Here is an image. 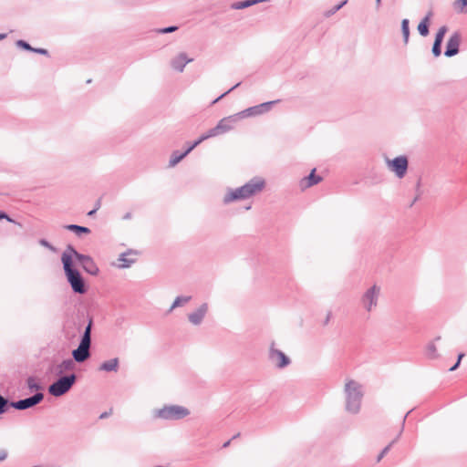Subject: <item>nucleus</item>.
Returning <instances> with one entry per match:
<instances>
[{
  "label": "nucleus",
  "mask_w": 467,
  "mask_h": 467,
  "mask_svg": "<svg viewBox=\"0 0 467 467\" xmlns=\"http://www.w3.org/2000/svg\"><path fill=\"white\" fill-rule=\"evenodd\" d=\"M265 185V182L263 178L254 177L241 187L227 189L226 193L223 196V202L224 204H229L235 201L248 199L260 192L264 189Z\"/></svg>",
  "instance_id": "obj_1"
},
{
  "label": "nucleus",
  "mask_w": 467,
  "mask_h": 467,
  "mask_svg": "<svg viewBox=\"0 0 467 467\" xmlns=\"http://www.w3.org/2000/svg\"><path fill=\"white\" fill-rule=\"evenodd\" d=\"M344 394L346 410L351 414L358 413L364 396L363 386L355 379H348L344 386Z\"/></svg>",
  "instance_id": "obj_2"
},
{
  "label": "nucleus",
  "mask_w": 467,
  "mask_h": 467,
  "mask_svg": "<svg viewBox=\"0 0 467 467\" xmlns=\"http://www.w3.org/2000/svg\"><path fill=\"white\" fill-rule=\"evenodd\" d=\"M61 262L65 275L72 290L76 294L83 295L88 288L80 272L74 266V262L69 254H62Z\"/></svg>",
  "instance_id": "obj_3"
},
{
  "label": "nucleus",
  "mask_w": 467,
  "mask_h": 467,
  "mask_svg": "<svg viewBox=\"0 0 467 467\" xmlns=\"http://www.w3.org/2000/svg\"><path fill=\"white\" fill-rule=\"evenodd\" d=\"M93 319L88 318V323L85 327L84 333L81 337L78 347L72 351V357L74 361L82 363L90 357V346H91V329H92Z\"/></svg>",
  "instance_id": "obj_4"
},
{
  "label": "nucleus",
  "mask_w": 467,
  "mask_h": 467,
  "mask_svg": "<svg viewBox=\"0 0 467 467\" xmlns=\"http://www.w3.org/2000/svg\"><path fill=\"white\" fill-rule=\"evenodd\" d=\"M189 414L190 410L180 405H167L153 411L155 418L166 420H178L187 417Z\"/></svg>",
  "instance_id": "obj_5"
},
{
  "label": "nucleus",
  "mask_w": 467,
  "mask_h": 467,
  "mask_svg": "<svg viewBox=\"0 0 467 467\" xmlns=\"http://www.w3.org/2000/svg\"><path fill=\"white\" fill-rule=\"evenodd\" d=\"M76 381L77 375L75 373L60 376L48 386V393L54 397H61L72 389Z\"/></svg>",
  "instance_id": "obj_6"
},
{
  "label": "nucleus",
  "mask_w": 467,
  "mask_h": 467,
  "mask_svg": "<svg viewBox=\"0 0 467 467\" xmlns=\"http://www.w3.org/2000/svg\"><path fill=\"white\" fill-rule=\"evenodd\" d=\"M63 254H67L70 255L72 260L75 258L78 263H80L82 268L91 275H98L99 273V269L92 257L89 255H86L78 253L72 245H67Z\"/></svg>",
  "instance_id": "obj_7"
},
{
  "label": "nucleus",
  "mask_w": 467,
  "mask_h": 467,
  "mask_svg": "<svg viewBox=\"0 0 467 467\" xmlns=\"http://www.w3.org/2000/svg\"><path fill=\"white\" fill-rule=\"evenodd\" d=\"M379 294L380 287L377 285H373L363 293L360 304L367 312H371L377 307Z\"/></svg>",
  "instance_id": "obj_8"
},
{
  "label": "nucleus",
  "mask_w": 467,
  "mask_h": 467,
  "mask_svg": "<svg viewBox=\"0 0 467 467\" xmlns=\"http://www.w3.org/2000/svg\"><path fill=\"white\" fill-rule=\"evenodd\" d=\"M385 162L388 169L392 171L397 178H404L409 166L408 158L406 156L400 155L392 160L386 158Z\"/></svg>",
  "instance_id": "obj_9"
},
{
  "label": "nucleus",
  "mask_w": 467,
  "mask_h": 467,
  "mask_svg": "<svg viewBox=\"0 0 467 467\" xmlns=\"http://www.w3.org/2000/svg\"><path fill=\"white\" fill-rule=\"evenodd\" d=\"M277 102H278V100L264 102L259 105L247 108V109L236 113V116L238 117L239 120L242 119H245V118L260 116V115H263V114L270 111L273 105Z\"/></svg>",
  "instance_id": "obj_10"
},
{
  "label": "nucleus",
  "mask_w": 467,
  "mask_h": 467,
  "mask_svg": "<svg viewBox=\"0 0 467 467\" xmlns=\"http://www.w3.org/2000/svg\"><path fill=\"white\" fill-rule=\"evenodd\" d=\"M268 358L277 368L282 369L290 365L291 359L281 350L275 348V343L272 342L269 348Z\"/></svg>",
  "instance_id": "obj_11"
},
{
  "label": "nucleus",
  "mask_w": 467,
  "mask_h": 467,
  "mask_svg": "<svg viewBox=\"0 0 467 467\" xmlns=\"http://www.w3.org/2000/svg\"><path fill=\"white\" fill-rule=\"evenodd\" d=\"M44 399V394L42 392H36L33 396L19 400L16 401H9L10 407L18 410H25L29 408H32L37 404H39Z\"/></svg>",
  "instance_id": "obj_12"
},
{
  "label": "nucleus",
  "mask_w": 467,
  "mask_h": 467,
  "mask_svg": "<svg viewBox=\"0 0 467 467\" xmlns=\"http://www.w3.org/2000/svg\"><path fill=\"white\" fill-rule=\"evenodd\" d=\"M462 42V34L460 31H454L449 37L446 43L444 56L451 57L456 56L460 51V45Z\"/></svg>",
  "instance_id": "obj_13"
},
{
  "label": "nucleus",
  "mask_w": 467,
  "mask_h": 467,
  "mask_svg": "<svg viewBox=\"0 0 467 467\" xmlns=\"http://www.w3.org/2000/svg\"><path fill=\"white\" fill-rule=\"evenodd\" d=\"M75 369V362L71 358L63 360L57 365L50 368V372L56 376H61L65 372L73 371Z\"/></svg>",
  "instance_id": "obj_14"
},
{
  "label": "nucleus",
  "mask_w": 467,
  "mask_h": 467,
  "mask_svg": "<svg viewBox=\"0 0 467 467\" xmlns=\"http://www.w3.org/2000/svg\"><path fill=\"white\" fill-rule=\"evenodd\" d=\"M208 312V304H202L195 311L188 315L190 323L194 326L200 325Z\"/></svg>",
  "instance_id": "obj_15"
},
{
  "label": "nucleus",
  "mask_w": 467,
  "mask_h": 467,
  "mask_svg": "<svg viewBox=\"0 0 467 467\" xmlns=\"http://www.w3.org/2000/svg\"><path fill=\"white\" fill-rule=\"evenodd\" d=\"M236 114L222 119L216 125L219 134H223L234 129V124L238 121Z\"/></svg>",
  "instance_id": "obj_16"
},
{
  "label": "nucleus",
  "mask_w": 467,
  "mask_h": 467,
  "mask_svg": "<svg viewBox=\"0 0 467 467\" xmlns=\"http://www.w3.org/2000/svg\"><path fill=\"white\" fill-rule=\"evenodd\" d=\"M192 60L187 57L186 53L182 52L171 60V66L174 70L182 72L185 66Z\"/></svg>",
  "instance_id": "obj_17"
},
{
  "label": "nucleus",
  "mask_w": 467,
  "mask_h": 467,
  "mask_svg": "<svg viewBox=\"0 0 467 467\" xmlns=\"http://www.w3.org/2000/svg\"><path fill=\"white\" fill-rule=\"evenodd\" d=\"M316 169H313L310 174L300 181L301 189H306L317 184L322 181L321 176L316 175Z\"/></svg>",
  "instance_id": "obj_18"
},
{
  "label": "nucleus",
  "mask_w": 467,
  "mask_h": 467,
  "mask_svg": "<svg viewBox=\"0 0 467 467\" xmlns=\"http://www.w3.org/2000/svg\"><path fill=\"white\" fill-rule=\"evenodd\" d=\"M431 16H432V12L431 11L428 12V14L421 19V21L418 25L417 29L419 31V34L421 36H427L429 35V33H430L429 26L431 24Z\"/></svg>",
  "instance_id": "obj_19"
},
{
  "label": "nucleus",
  "mask_w": 467,
  "mask_h": 467,
  "mask_svg": "<svg viewBox=\"0 0 467 467\" xmlns=\"http://www.w3.org/2000/svg\"><path fill=\"white\" fill-rule=\"evenodd\" d=\"M119 358H114L100 364L99 370L107 372H117L119 369Z\"/></svg>",
  "instance_id": "obj_20"
},
{
  "label": "nucleus",
  "mask_w": 467,
  "mask_h": 467,
  "mask_svg": "<svg viewBox=\"0 0 467 467\" xmlns=\"http://www.w3.org/2000/svg\"><path fill=\"white\" fill-rule=\"evenodd\" d=\"M131 255L132 254L130 252L121 254L118 259L119 262L118 266L119 268L130 267L135 262V258L131 257Z\"/></svg>",
  "instance_id": "obj_21"
},
{
  "label": "nucleus",
  "mask_w": 467,
  "mask_h": 467,
  "mask_svg": "<svg viewBox=\"0 0 467 467\" xmlns=\"http://www.w3.org/2000/svg\"><path fill=\"white\" fill-rule=\"evenodd\" d=\"M187 155H188V153H186V150L183 152H180L178 150L173 151L171 153L170 161H169V166L174 167Z\"/></svg>",
  "instance_id": "obj_22"
},
{
  "label": "nucleus",
  "mask_w": 467,
  "mask_h": 467,
  "mask_svg": "<svg viewBox=\"0 0 467 467\" xmlns=\"http://www.w3.org/2000/svg\"><path fill=\"white\" fill-rule=\"evenodd\" d=\"M65 228L68 231L74 232L77 235L80 236L82 234H89L90 229L85 226H80L77 224H67L65 225Z\"/></svg>",
  "instance_id": "obj_23"
},
{
  "label": "nucleus",
  "mask_w": 467,
  "mask_h": 467,
  "mask_svg": "<svg viewBox=\"0 0 467 467\" xmlns=\"http://www.w3.org/2000/svg\"><path fill=\"white\" fill-rule=\"evenodd\" d=\"M192 299V296H177L172 303L171 306L169 309V313H171L173 309H175L178 306H181L186 303H188Z\"/></svg>",
  "instance_id": "obj_24"
},
{
  "label": "nucleus",
  "mask_w": 467,
  "mask_h": 467,
  "mask_svg": "<svg viewBox=\"0 0 467 467\" xmlns=\"http://www.w3.org/2000/svg\"><path fill=\"white\" fill-rule=\"evenodd\" d=\"M256 4V1L254 0H245L234 3L231 7L235 10L247 8Z\"/></svg>",
  "instance_id": "obj_25"
},
{
  "label": "nucleus",
  "mask_w": 467,
  "mask_h": 467,
  "mask_svg": "<svg viewBox=\"0 0 467 467\" xmlns=\"http://www.w3.org/2000/svg\"><path fill=\"white\" fill-rule=\"evenodd\" d=\"M402 432V430L400 431V433L398 434V436L389 444L387 445L382 451L379 454V456L377 457V462H379L383 457L389 451V450L391 449V447L393 446V444H395L397 442V441L399 440L400 434Z\"/></svg>",
  "instance_id": "obj_26"
},
{
  "label": "nucleus",
  "mask_w": 467,
  "mask_h": 467,
  "mask_svg": "<svg viewBox=\"0 0 467 467\" xmlns=\"http://www.w3.org/2000/svg\"><path fill=\"white\" fill-rule=\"evenodd\" d=\"M467 6V0H455L452 4L453 9L458 14H463L465 13V8Z\"/></svg>",
  "instance_id": "obj_27"
},
{
  "label": "nucleus",
  "mask_w": 467,
  "mask_h": 467,
  "mask_svg": "<svg viewBox=\"0 0 467 467\" xmlns=\"http://www.w3.org/2000/svg\"><path fill=\"white\" fill-rule=\"evenodd\" d=\"M426 356L429 358L435 359L439 357V354L437 352L436 346L433 342H431L427 345L426 348Z\"/></svg>",
  "instance_id": "obj_28"
},
{
  "label": "nucleus",
  "mask_w": 467,
  "mask_h": 467,
  "mask_svg": "<svg viewBox=\"0 0 467 467\" xmlns=\"http://www.w3.org/2000/svg\"><path fill=\"white\" fill-rule=\"evenodd\" d=\"M409 23H410L409 20L406 18L401 21V32H402L403 40H404L405 44H407L409 42V37H410Z\"/></svg>",
  "instance_id": "obj_29"
},
{
  "label": "nucleus",
  "mask_w": 467,
  "mask_h": 467,
  "mask_svg": "<svg viewBox=\"0 0 467 467\" xmlns=\"http://www.w3.org/2000/svg\"><path fill=\"white\" fill-rule=\"evenodd\" d=\"M26 385L30 390H39L42 388L34 377H29L26 379Z\"/></svg>",
  "instance_id": "obj_30"
},
{
  "label": "nucleus",
  "mask_w": 467,
  "mask_h": 467,
  "mask_svg": "<svg viewBox=\"0 0 467 467\" xmlns=\"http://www.w3.org/2000/svg\"><path fill=\"white\" fill-rule=\"evenodd\" d=\"M441 44L439 40H434L431 52L435 57H439L441 55Z\"/></svg>",
  "instance_id": "obj_31"
},
{
  "label": "nucleus",
  "mask_w": 467,
  "mask_h": 467,
  "mask_svg": "<svg viewBox=\"0 0 467 467\" xmlns=\"http://www.w3.org/2000/svg\"><path fill=\"white\" fill-rule=\"evenodd\" d=\"M9 407V400L0 394V415L5 413Z\"/></svg>",
  "instance_id": "obj_32"
},
{
  "label": "nucleus",
  "mask_w": 467,
  "mask_h": 467,
  "mask_svg": "<svg viewBox=\"0 0 467 467\" xmlns=\"http://www.w3.org/2000/svg\"><path fill=\"white\" fill-rule=\"evenodd\" d=\"M348 3V0H344L342 1L341 3H339L338 5H335L333 8H331L330 10L327 11L325 16L327 17H329L331 16H333L334 14H336L338 10H340L346 4Z\"/></svg>",
  "instance_id": "obj_33"
},
{
  "label": "nucleus",
  "mask_w": 467,
  "mask_h": 467,
  "mask_svg": "<svg viewBox=\"0 0 467 467\" xmlns=\"http://www.w3.org/2000/svg\"><path fill=\"white\" fill-rule=\"evenodd\" d=\"M448 32V26H441L436 35H435V39L434 40H439L440 42H442L443 41V38H444V36L446 35V33Z\"/></svg>",
  "instance_id": "obj_34"
},
{
  "label": "nucleus",
  "mask_w": 467,
  "mask_h": 467,
  "mask_svg": "<svg viewBox=\"0 0 467 467\" xmlns=\"http://www.w3.org/2000/svg\"><path fill=\"white\" fill-rule=\"evenodd\" d=\"M16 46L18 47H21L25 50H28V51H32L33 47L26 41L24 40H17L16 41Z\"/></svg>",
  "instance_id": "obj_35"
},
{
  "label": "nucleus",
  "mask_w": 467,
  "mask_h": 467,
  "mask_svg": "<svg viewBox=\"0 0 467 467\" xmlns=\"http://www.w3.org/2000/svg\"><path fill=\"white\" fill-rule=\"evenodd\" d=\"M178 29L177 26H168V27H164V28H161L158 30L159 33L161 34H167V33H171V32H174Z\"/></svg>",
  "instance_id": "obj_36"
},
{
  "label": "nucleus",
  "mask_w": 467,
  "mask_h": 467,
  "mask_svg": "<svg viewBox=\"0 0 467 467\" xmlns=\"http://www.w3.org/2000/svg\"><path fill=\"white\" fill-rule=\"evenodd\" d=\"M240 86V82L237 83L236 85H234L233 88H231L229 90H227L226 92H224L223 94H222L221 96H219L216 99H214L213 101V104L218 102L221 99H223L224 96H226L227 94H229L232 90H234V88H236L237 87Z\"/></svg>",
  "instance_id": "obj_37"
},
{
  "label": "nucleus",
  "mask_w": 467,
  "mask_h": 467,
  "mask_svg": "<svg viewBox=\"0 0 467 467\" xmlns=\"http://www.w3.org/2000/svg\"><path fill=\"white\" fill-rule=\"evenodd\" d=\"M205 134H207V136H208L209 138H212V137H215V136L220 135V134H219V132H218V130H217L216 126H215V127H213V128H212V129H210L207 132H205Z\"/></svg>",
  "instance_id": "obj_38"
},
{
  "label": "nucleus",
  "mask_w": 467,
  "mask_h": 467,
  "mask_svg": "<svg viewBox=\"0 0 467 467\" xmlns=\"http://www.w3.org/2000/svg\"><path fill=\"white\" fill-rule=\"evenodd\" d=\"M39 244L44 246V247H47L48 248L49 250L51 251H55V248L45 239H41L39 240Z\"/></svg>",
  "instance_id": "obj_39"
},
{
  "label": "nucleus",
  "mask_w": 467,
  "mask_h": 467,
  "mask_svg": "<svg viewBox=\"0 0 467 467\" xmlns=\"http://www.w3.org/2000/svg\"><path fill=\"white\" fill-rule=\"evenodd\" d=\"M463 356H464V354H462V353L458 356L457 362L450 368V371H454L459 367Z\"/></svg>",
  "instance_id": "obj_40"
},
{
  "label": "nucleus",
  "mask_w": 467,
  "mask_h": 467,
  "mask_svg": "<svg viewBox=\"0 0 467 467\" xmlns=\"http://www.w3.org/2000/svg\"><path fill=\"white\" fill-rule=\"evenodd\" d=\"M201 142L199 141V140H195L194 142H192V145H190L187 150H186V153H190L195 147H197Z\"/></svg>",
  "instance_id": "obj_41"
},
{
  "label": "nucleus",
  "mask_w": 467,
  "mask_h": 467,
  "mask_svg": "<svg viewBox=\"0 0 467 467\" xmlns=\"http://www.w3.org/2000/svg\"><path fill=\"white\" fill-rule=\"evenodd\" d=\"M32 52L38 53V54H41V55H47L48 54V51L47 49H44V48H35V47H33Z\"/></svg>",
  "instance_id": "obj_42"
},
{
  "label": "nucleus",
  "mask_w": 467,
  "mask_h": 467,
  "mask_svg": "<svg viewBox=\"0 0 467 467\" xmlns=\"http://www.w3.org/2000/svg\"><path fill=\"white\" fill-rule=\"evenodd\" d=\"M7 457V452L4 450H0V462L5 460Z\"/></svg>",
  "instance_id": "obj_43"
},
{
  "label": "nucleus",
  "mask_w": 467,
  "mask_h": 467,
  "mask_svg": "<svg viewBox=\"0 0 467 467\" xmlns=\"http://www.w3.org/2000/svg\"><path fill=\"white\" fill-rule=\"evenodd\" d=\"M0 219H6L9 222H13V220L10 219L8 215L4 212H0Z\"/></svg>",
  "instance_id": "obj_44"
},
{
  "label": "nucleus",
  "mask_w": 467,
  "mask_h": 467,
  "mask_svg": "<svg viewBox=\"0 0 467 467\" xmlns=\"http://www.w3.org/2000/svg\"><path fill=\"white\" fill-rule=\"evenodd\" d=\"M420 193L419 192L416 197H413V201L411 202V203L410 204V207H412L414 205V203L420 199Z\"/></svg>",
  "instance_id": "obj_45"
},
{
  "label": "nucleus",
  "mask_w": 467,
  "mask_h": 467,
  "mask_svg": "<svg viewBox=\"0 0 467 467\" xmlns=\"http://www.w3.org/2000/svg\"><path fill=\"white\" fill-rule=\"evenodd\" d=\"M207 139H209V137L207 136V134L203 133L198 140L202 143V141H204Z\"/></svg>",
  "instance_id": "obj_46"
},
{
  "label": "nucleus",
  "mask_w": 467,
  "mask_h": 467,
  "mask_svg": "<svg viewBox=\"0 0 467 467\" xmlns=\"http://www.w3.org/2000/svg\"><path fill=\"white\" fill-rule=\"evenodd\" d=\"M100 204H101V201H100V199H99L97 201L96 204H95V208L94 209L98 211L99 209V207H100Z\"/></svg>",
  "instance_id": "obj_47"
},
{
  "label": "nucleus",
  "mask_w": 467,
  "mask_h": 467,
  "mask_svg": "<svg viewBox=\"0 0 467 467\" xmlns=\"http://www.w3.org/2000/svg\"><path fill=\"white\" fill-rule=\"evenodd\" d=\"M331 312H328L327 315V317H326V320H325V324H327L331 318Z\"/></svg>",
  "instance_id": "obj_48"
},
{
  "label": "nucleus",
  "mask_w": 467,
  "mask_h": 467,
  "mask_svg": "<svg viewBox=\"0 0 467 467\" xmlns=\"http://www.w3.org/2000/svg\"><path fill=\"white\" fill-rule=\"evenodd\" d=\"M131 213H127L124 216H123V220H129L131 218Z\"/></svg>",
  "instance_id": "obj_49"
},
{
  "label": "nucleus",
  "mask_w": 467,
  "mask_h": 467,
  "mask_svg": "<svg viewBox=\"0 0 467 467\" xmlns=\"http://www.w3.org/2000/svg\"><path fill=\"white\" fill-rule=\"evenodd\" d=\"M97 210L93 209L88 213V216H93L96 213Z\"/></svg>",
  "instance_id": "obj_50"
},
{
  "label": "nucleus",
  "mask_w": 467,
  "mask_h": 467,
  "mask_svg": "<svg viewBox=\"0 0 467 467\" xmlns=\"http://www.w3.org/2000/svg\"><path fill=\"white\" fill-rule=\"evenodd\" d=\"M230 443H231V440H230V441H227L226 442H224V443L223 444V448H227V447L230 445Z\"/></svg>",
  "instance_id": "obj_51"
},
{
  "label": "nucleus",
  "mask_w": 467,
  "mask_h": 467,
  "mask_svg": "<svg viewBox=\"0 0 467 467\" xmlns=\"http://www.w3.org/2000/svg\"><path fill=\"white\" fill-rule=\"evenodd\" d=\"M6 37V34H0V40H3Z\"/></svg>",
  "instance_id": "obj_52"
},
{
  "label": "nucleus",
  "mask_w": 467,
  "mask_h": 467,
  "mask_svg": "<svg viewBox=\"0 0 467 467\" xmlns=\"http://www.w3.org/2000/svg\"><path fill=\"white\" fill-rule=\"evenodd\" d=\"M108 416L107 412H104L100 415V419L106 418Z\"/></svg>",
  "instance_id": "obj_53"
},
{
  "label": "nucleus",
  "mask_w": 467,
  "mask_h": 467,
  "mask_svg": "<svg viewBox=\"0 0 467 467\" xmlns=\"http://www.w3.org/2000/svg\"><path fill=\"white\" fill-rule=\"evenodd\" d=\"M381 0H376L377 5L379 6Z\"/></svg>",
  "instance_id": "obj_54"
},
{
  "label": "nucleus",
  "mask_w": 467,
  "mask_h": 467,
  "mask_svg": "<svg viewBox=\"0 0 467 467\" xmlns=\"http://www.w3.org/2000/svg\"><path fill=\"white\" fill-rule=\"evenodd\" d=\"M239 436H240V433H237L236 435H234V436L233 437V440H234V439L238 438Z\"/></svg>",
  "instance_id": "obj_55"
}]
</instances>
